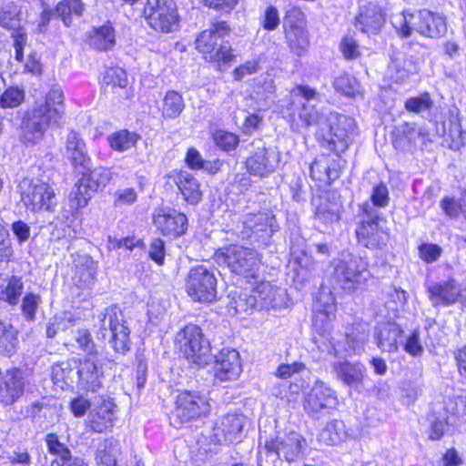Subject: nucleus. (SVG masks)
I'll use <instances>...</instances> for the list:
<instances>
[{"label": "nucleus", "mask_w": 466, "mask_h": 466, "mask_svg": "<svg viewBox=\"0 0 466 466\" xmlns=\"http://www.w3.org/2000/svg\"><path fill=\"white\" fill-rule=\"evenodd\" d=\"M64 100L63 92L59 89L51 90L44 103L25 113L22 129V140L24 143L35 145L44 137L50 125L56 124L62 117Z\"/></svg>", "instance_id": "1"}, {"label": "nucleus", "mask_w": 466, "mask_h": 466, "mask_svg": "<svg viewBox=\"0 0 466 466\" xmlns=\"http://www.w3.org/2000/svg\"><path fill=\"white\" fill-rule=\"evenodd\" d=\"M392 24L403 37L410 36L413 31L428 37H441L447 31L445 17L427 9L417 15L403 12L394 16Z\"/></svg>", "instance_id": "2"}, {"label": "nucleus", "mask_w": 466, "mask_h": 466, "mask_svg": "<svg viewBox=\"0 0 466 466\" xmlns=\"http://www.w3.org/2000/svg\"><path fill=\"white\" fill-rule=\"evenodd\" d=\"M330 276L334 285L351 293L360 289L371 274L364 258L350 254L348 258L336 259L331 263Z\"/></svg>", "instance_id": "3"}, {"label": "nucleus", "mask_w": 466, "mask_h": 466, "mask_svg": "<svg viewBox=\"0 0 466 466\" xmlns=\"http://www.w3.org/2000/svg\"><path fill=\"white\" fill-rule=\"evenodd\" d=\"M230 27L225 21L212 23L210 27L203 30L196 39V48L204 58L211 62L229 63L234 59L231 46L228 43H218L229 35Z\"/></svg>", "instance_id": "4"}, {"label": "nucleus", "mask_w": 466, "mask_h": 466, "mask_svg": "<svg viewBox=\"0 0 466 466\" xmlns=\"http://www.w3.org/2000/svg\"><path fill=\"white\" fill-rule=\"evenodd\" d=\"M219 265H226L229 270L247 279H255L259 270L260 259L258 252L239 245H229L215 254Z\"/></svg>", "instance_id": "5"}, {"label": "nucleus", "mask_w": 466, "mask_h": 466, "mask_svg": "<svg viewBox=\"0 0 466 466\" xmlns=\"http://www.w3.org/2000/svg\"><path fill=\"white\" fill-rule=\"evenodd\" d=\"M176 345L183 356L198 366L206 365L210 357V343L196 324H187L176 335Z\"/></svg>", "instance_id": "6"}, {"label": "nucleus", "mask_w": 466, "mask_h": 466, "mask_svg": "<svg viewBox=\"0 0 466 466\" xmlns=\"http://www.w3.org/2000/svg\"><path fill=\"white\" fill-rule=\"evenodd\" d=\"M380 222L378 211L366 204L363 207V218L355 230L358 243L370 249H380L385 247L389 235Z\"/></svg>", "instance_id": "7"}, {"label": "nucleus", "mask_w": 466, "mask_h": 466, "mask_svg": "<svg viewBox=\"0 0 466 466\" xmlns=\"http://www.w3.org/2000/svg\"><path fill=\"white\" fill-rule=\"evenodd\" d=\"M296 92L305 100L298 112L299 121L306 127H316L317 134L321 137L329 125V113L317 106L316 102L320 100V95L309 86H298Z\"/></svg>", "instance_id": "8"}, {"label": "nucleus", "mask_w": 466, "mask_h": 466, "mask_svg": "<svg viewBox=\"0 0 466 466\" xmlns=\"http://www.w3.org/2000/svg\"><path fill=\"white\" fill-rule=\"evenodd\" d=\"M355 133L356 123L354 118L335 112H329V125L321 137L328 142L331 150L340 154L348 149Z\"/></svg>", "instance_id": "9"}, {"label": "nucleus", "mask_w": 466, "mask_h": 466, "mask_svg": "<svg viewBox=\"0 0 466 466\" xmlns=\"http://www.w3.org/2000/svg\"><path fill=\"white\" fill-rule=\"evenodd\" d=\"M209 412L207 399L196 391L180 392L176 399V405L171 411V424L178 428L183 423L199 418Z\"/></svg>", "instance_id": "10"}, {"label": "nucleus", "mask_w": 466, "mask_h": 466, "mask_svg": "<svg viewBox=\"0 0 466 466\" xmlns=\"http://www.w3.org/2000/svg\"><path fill=\"white\" fill-rule=\"evenodd\" d=\"M100 326L104 330H109V344L119 354H125L130 350V330L126 325L124 315L116 307H109L100 316Z\"/></svg>", "instance_id": "11"}, {"label": "nucleus", "mask_w": 466, "mask_h": 466, "mask_svg": "<svg viewBox=\"0 0 466 466\" xmlns=\"http://www.w3.org/2000/svg\"><path fill=\"white\" fill-rule=\"evenodd\" d=\"M186 289L194 300L211 302L217 297V279L214 271L203 265L192 268L187 278Z\"/></svg>", "instance_id": "12"}, {"label": "nucleus", "mask_w": 466, "mask_h": 466, "mask_svg": "<svg viewBox=\"0 0 466 466\" xmlns=\"http://www.w3.org/2000/svg\"><path fill=\"white\" fill-rule=\"evenodd\" d=\"M144 15L156 31L168 33L177 27L178 15L173 0H147Z\"/></svg>", "instance_id": "13"}, {"label": "nucleus", "mask_w": 466, "mask_h": 466, "mask_svg": "<svg viewBox=\"0 0 466 466\" xmlns=\"http://www.w3.org/2000/svg\"><path fill=\"white\" fill-rule=\"evenodd\" d=\"M275 216L267 212L249 213L244 216L242 229L238 235L242 238H251L254 241L266 244L273 233L278 230L275 225Z\"/></svg>", "instance_id": "14"}, {"label": "nucleus", "mask_w": 466, "mask_h": 466, "mask_svg": "<svg viewBox=\"0 0 466 466\" xmlns=\"http://www.w3.org/2000/svg\"><path fill=\"white\" fill-rule=\"evenodd\" d=\"M303 14L299 8L289 9L283 21L286 43L297 56H303L309 46L307 30L302 25Z\"/></svg>", "instance_id": "15"}, {"label": "nucleus", "mask_w": 466, "mask_h": 466, "mask_svg": "<svg viewBox=\"0 0 466 466\" xmlns=\"http://www.w3.org/2000/svg\"><path fill=\"white\" fill-rule=\"evenodd\" d=\"M22 200L32 211L42 208L51 210L55 204V193L50 186L39 179L24 178L20 182Z\"/></svg>", "instance_id": "16"}, {"label": "nucleus", "mask_w": 466, "mask_h": 466, "mask_svg": "<svg viewBox=\"0 0 466 466\" xmlns=\"http://www.w3.org/2000/svg\"><path fill=\"white\" fill-rule=\"evenodd\" d=\"M337 399L332 389L317 380L304 400V409L315 419L327 415L336 406Z\"/></svg>", "instance_id": "17"}, {"label": "nucleus", "mask_w": 466, "mask_h": 466, "mask_svg": "<svg viewBox=\"0 0 466 466\" xmlns=\"http://www.w3.org/2000/svg\"><path fill=\"white\" fill-rule=\"evenodd\" d=\"M245 423L246 417L242 414L230 413L219 417L213 424L210 441L215 444L239 441Z\"/></svg>", "instance_id": "18"}, {"label": "nucleus", "mask_w": 466, "mask_h": 466, "mask_svg": "<svg viewBox=\"0 0 466 466\" xmlns=\"http://www.w3.org/2000/svg\"><path fill=\"white\" fill-rule=\"evenodd\" d=\"M214 376L219 381H232L239 378L242 365L238 351L235 349L224 348L216 355Z\"/></svg>", "instance_id": "19"}, {"label": "nucleus", "mask_w": 466, "mask_h": 466, "mask_svg": "<svg viewBox=\"0 0 466 466\" xmlns=\"http://www.w3.org/2000/svg\"><path fill=\"white\" fill-rule=\"evenodd\" d=\"M153 222L163 236L171 238L184 235L187 229V216L175 209L160 210L154 216Z\"/></svg>", "instance_id": "20"}, {"label": "nucleus", "mask_w": 466, "mask_h": 466, "mask_svg": "<svg viewBox=\"0 0 466 466\" xmlns=\"http://www.w3.org/2000/svg\"><path fill=\"white\" fill-rule=\"evenodd\" d=\"M251 147L254 153L246 160V167L254 176L264 177L274 171L276 157L272 150H268L261 140H254Z\"/></svg>", "instance_id": "21"}, {"label": "nucleus", "mask_w": 466, "mask_h": 466, "mask_svg": "<svg viewBox=\"0 0 466 466\" xmlns=\"http://www.w3.org/2000/svg\"><path fill=\"white\" fill-rule=\"evenodd\" d=\"M304 439L297 432H289L283 437L265 441V450L276 454L277 457H284L288 461H295L302 450Z\"/></svg>", "instance_id": "22"}, {"label": "nucleus", "mask_w": 466, "mask_h": 466, "mask_svg": "<svg viewBox=\"0 0 466 466\" xmlns=\"http://www.w3.org/2000/svg\"><path fill=\"white\" fill-rule=\"evenodd\" d=\"M77 375L79 385L86 390L95 392L102 387L103 371L102 367H98L96 356L80 359Z\"/></svg>", "instance_id": "23"}, {"label": "nucleus", "mask_w": 466, "mask_h": 466, "mask_svg": "<svg viewBox=\"0 0 466 466\" xmlns=\"http://www.w3.org/2000/svg\"><path fill=\"white\" fill-rule=\"evenodd\" d=\"M346 343L348 347H344L340 349V343H334L332 341H329L328 343L323 342V345H319V349L327 352L334 357L341 358L343 356L350 355V354H359L363 350V346L368 339V334L366 332H360L359 334H355L354 332L350 334H347L346 336Z\"/></svg>", "instance_id": "24"}, {"label": "nucleus", "mask_w": 466, "mask_h": 466, "mask_svg": "<svg viewBox=\"0 0 466 466\" xmlns=\"http://www.w3.org/2000/svg\"><path fill=\"white\" fill-rule=\"evenodd\" d=\"M385 22V15L374 3H369L363 6L356 18V27L366 34L378 33Z\"/></svg>", "instance_id": "25"}, {"label": "nucleus", "mask_w": 466, "mask_h": 466, "mask_svg": "<svg viewBox=\"0 0 466 466\" xmlns=\"http://www.w3.org/2000/svg\"><path fill=\"white\" fill-rule=\"evenodd\" d=\"M428 292L433 306L451 305L459 300L460 289L456 280L450 279L430 285Z\"/></svg>", "instance_id": "26"}, {"label": "nucleus", "mask_w": 466, "mask_h": 466, "mask_svg": "<svg viewBox=\"0 0 466 466\" xmlns=\"http://www.w3.org/2000/svg\"><path fill=\"white\" fill-rule=\"evenodd\" d=\"M65 155L74 166H86L90 158L86 146L80 135L76 131H70L66 139Z\"/></svg>", "instance_id": "27"}, {"label": "nucleus", "mask_w": 466, "mask_h": 466, "mask_svg": "<svg viewBox=\"0 0 466 466\" xmlns=\"http://www.w3.org/2000/svg\"><path fill=\"white\" fill-rule=\"evenodd\" d=\"M402 334L400 326L394 322L381 324L376 333L378 347L383 351L396 352Z\"/></svg>", "instance_id": "28"}, {"label": "nucleus", "mask_w": 466, "mask_h": 466, "mask_svg": "<svg viewBox=\"0 0 466 466\" xmlns=\"http://www.w3.org/2000/svg\"><path fill=\"white\" fill-rule=\"evenodd\" d=\"M333 370L338 379L349 386H358L362 383L365 375V367L359 362L336 361Z\"/></svg>", "instance_id": "29"}, {"label": "nucleus", "mask_w": 466, "mask_h": 466, "mask_svg": "<svg viewBox=\"0 0 466 466\" xmlns=\"http://www.w3.org/2000/svg\"><path fill=\"white\" fill-rule=\"evenodd\" d=\"M174 181L188 204L197 205L201 200L200 184L192 174L181 171L177 174Z\"/></svg>", "instance_id": "30"}, {"label": "nucleus", "mask_w": 466, "mask_h": 466, "mask_svg": "<svg viewBox=\"0 0 466 466\" xmlns=\"http://www.w3.org/2000/svg\"><path fill=\"white\" fill-rule=\"evenodd\" d=\"M5 394H2V403H14L24 392V377L19 369L7 370L4 379Z\"/></svg>", "instance_id": "31"}, {"label": "nucleus", "mask_w": 466, "mask_h": 466, "mask_svg": "<svg viewBox=\"0 0 466 466\" xmlns=\"http://www.w3.org/2000/svg\"><path fill=\"white\" fill-rule=\"evenodd\" d=\"M256 298L258 310H268L279 305L280 290L269 282H260L252 290Z\"/></svg>", "instance_id": "32"}, {"label": "nucleus", "mask_w": 466, "mask_h": 466, "mask_svg": "<svg viewBox=\"0 0 466 466\" xmlns=\"http://www.w3.org/2000/svg\"><path fill=\"white\" fill-rule=\"evenodd\" d=\"M388 70L390 76L395 82H404L410 75L417 72V66L411 57L398 55L391 59Z\"/></svg>", "instance_id": "33"}, {"label": "nucleus", "mask_w": 466, "mask_h": 466, "mask_svg": "<svg viewBox=\"0 0 466 466\" xmlns=\"http://www.w3.org/2000/svg\"><path fill=\"white\" fill-rule=\"evenodd\" d=\"M88 44L91 47L106 51L116 44V35L113 26L109 24L94 28L89 35Z\"/></svg>", "instance_id": "34"}, {"label": "nucleus", "mask_w": 466, "mask_h": 466, "mask_svg": "<svg viewBox=\"0 0 466 466\" xmlns=\"http://www.w3.org/2000/svg\"><path fill=\"white\" fill-rule=\"evenodd\" d=\"M341 206L328 198H319V203L316 206L315 218L324 226H329L339 222L340 218Z\"/></svg>", "instance_id": "35"}, {"label": "nucleus", "mask_w": 466, "mask_h": 466, "mask_svg": "<svg viewBox=\"0 0 466 466\" xmlns=\"http://www.w3.org/2000/svg\"><path fill=\"white\" fill-rule=\"evenodd\" d=\"M114 407L111 401H104L91 415L90 427L96 432H102L112 426Z\"/></svg>", "instance_id": "36"}, {"label": "nucleus", "mask_w": 466, "mask_h": 466, "mask_svg": "<svg viewBox=\"0 0 466 466\" xmlns=\"http://www.w3.org/2000/svg\"><path fill=\"white\" fill-rule=\"evenodd\" d=\"M140 136L135 132H130L127 129H121L110 134L107 137V141L110 147L117 152H125L134 147Z\"/></svg>", "instance_id": "37"}, {"label": "nucleus", "mask_w": 466, "mask_h": 466, "mask_svg": "<svg viewBox=\"0 0 466 466\" xmlns=\"http://www.w3.org/2000/svg\"><path fill=\"white\" fill-rule=\"evenodd\" d=\"M84 10L85 5L82 0H61L56 5L54 12L63 24L69 27L72 25V15L81 16Z\"/></svg>", "instance_id": "38"}, {"label": "nucleus", "mask_w": 466, "mask_h": 466, "mask_svg": "<svg viewBox=\"0 0 466 466\" xmlns=\"http://www.w3.org/2000/svg\"><path fill=\"white\" fill-rule=\"evenodd\" d=\"M346 437L345 425L342 420L329 421L319 433V441L326 445H336Z\"/></svg>", "instance_id": "39"}, {"label": "nucleus", "mask_w": 466, "mask_h": 466, "mask_svg": "<svg viewBox=\"0 0 466 466\" xmlns=\"http://www.w3.org/2000/svg\"><path fill=\"white\" fill-rule=\"evenodd\" d=\"M5 18L2 16V26L6 27L11 31V37L14 40V46L15 50V59L22 61L24 57L23 48L26 44V34L20 26V21L17 18H12L10 23L5 22Z\"/></svg>", "instance_id": "40"}, {"label": "nucleus", "mask_w": 466, "mask_h": 466, "mask_svg": "<svg viewBox=\"0 0 466 466\" xmlns=\"http://www.w3.org/2000/svg\"><path fill=\"white\" fill-rule=\"evenodd\" d=\"M185 108L182 96L177 91H167L162 104V116L164 118H176Z\"/></svg>", "instance_id": "41"}, {"label": "nucleus", "mask_w": 466, "mask_h": 466, "mask_svg": "<svg viewBox=\"0 0 466 466\" xmlns=\"http://www.w3.org/2000/svg\"><path fill=\"white\" fill-rule=\"evenodd\" d=\"M84 181L87 183V187L95 192L102 190L112 179L111 171L104 167H97L89 172L84 173Z\"/></svg>", "instance_id": "42"}, {"label": "nucleus", "mask_w": 466, "mask_h": 466, "mask_svg": "<svg viewBox=\"0 0 466 466\" xmlns=\"http://www.w3.org/2000/svg\"><path fill=\"white\" fill-rule=\"evenodd\" d=\"M75 261L76 273H79V281L84 286H89L96 274V263L88 255L78 256Z\"/></svg>", "instance_id": "43"}, {"label": "nucleus", "mask_w": 466, "mask_h": 466, "mask_svg": "<svg viewBox=\"0 0 466 466\" xmlns=\"http://www.w3.org/2000/svg\"><path fill=\"white\" fill-rule=\"evenodd\" d=\"M310 176L314 180L333 181L339 177L336 170H331L329 161L327 157L316 158L309 167Z\"/></svg>", "instance_id": "44"}, {"label": "nucleus", "mask_w": 466, "mask_h": 466, "mask_svg": "<svg viewBox=\"0 0 466 466\" xmlns=\"http://www.w3.org/2000/svg\"><path fill=\"white\" fill-rule=\"evenodd\" d=\"M45 441L48 452L56 457L51 461V466L56 463L60 464L63 461L66 460V458L72 454L69 448L65 443L61 442L59 441L58 436L55 433L46 434Z\"/></svg>", "instance_id": "45"}, {"label": "nucleus", "mask_w": 466, "mask_h": 466, "mask_svg": "<svg viewBox=\"0 0 466 466\" xmlns=\"http://www.w3.org/2000/svg\"><path fill=\"white\" fill-rule=\"evenodd\" d=\"M94 193L96 192L91 190L89 187H87V183L81 177L70 193L69 200L71 208L78 209L86 207Z\"/></svg>", "instance_id": "46"}, {"label": "nucleus", "mask_w": 466, "mask_h": 466, "mask_svg": "<svg viewBox=\"0 0 466 466\" xmlns=\"http://www.w3.org/2000/svg\"><path fill=\"white\" fill-rule=\"evenodd\" d=\"M75 341L78 348L86 353V357H94L97 354L96 345L95 344L90 331L86 329H79L74 334Z\"/></svg>", "instance_id": "47"}, {"label": "nucleus", "mask_w": 466, "mask_h": 466, "mask_svg": "<svg viewBox=\"0 0 466 466\" xmlns=\"http://www.w3.org/2000/svg\"><path fill=\"white\" fill-rule=\"evenodd\" d=\"M24 289V284L21 278L13 276L8 279L5 289L2 290V299L8 302L10 305H16L19 302L20 296Z\"/></svg>", "instance_id": "48"}, {"label": "nucleus", "mask_w": 466, "mask_h": 466, "mask_svg": "<svg viewBox=\"0 0 466 466\" xmlns=\"http://www.w3.org/2000/svg\"><path fill=\"white\" fill-rule=\"evenodd\" d=\"M103 83L113 88H125L128 83L127 73L120 67L107 68L103 76Z\"/></svg>", "instance_id": "49"}, {"label": "nucleus", "mask_w": 466, "mask_h": 466, "mask_svg": "<svg viewBox=\"0 0 466 466\" xmlns=\"http://www.w3.org/2000/svg\"><path fill=\"white\" fill-rule=\"evenodd\" d=\"M432 106L433 101L429 93H422L418 96L407 99L405 102L406 110L417 114L430 111Z\"/></svg>", "instance_id": "50"}, {"label": "nucleus", "mask_w": 466, "mask_h": 466, "mask_svg": "<svg viewBox=\"0 0 466 466\" xmlns=\"http://www.w3.org/2000/svg\"><path fill=\"white\" fill-rule=\"evenodd\" d=\"M334 88L348 96H354L360 92V84L349 75H342L335 78Z\"/></svg>", "instance_id": "51"}, {"label": "nucleus", "mask_w": 466, "mask_h": 466, "mask_svg": "<svg viewBox=\"0 0 466 466\" xmlns=\"http://www.w3.org/2000/svg\"><path fill=\"white\" fill-rule=\"evenodd\" d=\"M440 206L444 213L451 218H456L462 212L466 218V198L459 202L454 198L445 197L441 199Z\"/></svg>", "instance_id": "52"}, {"label": "nucleus", "mask_w": 466, "mask_h": 466, "mask_svg": "<svg viewBox=\"0 0 466 466\" xmlns=\"http://www.w3.org/2000/svg\"><path fill=\"white\" fill-rule=\"evenodd\" d=\"M230 304L237 312H248V310L258 309L253 291L249 294L247 292L239 294L238 298L232 299Z\"/></svg>", "instance_id": "53"}, {"label": "nucleus", "mask_w": 466, "mask_h": 466, "mask_svg": "<svg viewBox=\"0 0 466 466\" xmlns=\"http://www.w3.org/2000/svg\"><path fill=\"white\" fill-rule=\"evenodd\" d=\"M25 99V92L17 86L7 88L2 94V107H16Z\"/></svg>", "instance_id": "54"}, {"label": "nucleus", "mask_w": 466, "mask_h": 466, "mask_svg": "<svg viewBox=\"0 0 466 466\" xmlns=\"http://www.w3.org/2000/svg\"><path fill=\"white\" fill-rule=\"evenodd\" d=\"M40 303L41 298L34 293H28L24 297L21 309L28 321H34Z\"/></svg>", "instance_id": "55"}, {"label": "nucleus", "mask_w": 466, "mask_h": 466, "mask_svg": "<svg viewBox=\"0 0 466 466\" xmlns=\"http://www.w3.org/2000/svg\"><path fill=\"white\" fill-rule=\"evenodd\" d=\"M213 138L216 145L226 151L234 149L238 144V137L235 134L224 130L216 131Z\"/></svg>", "instance_id": "56"}, {"label": "nucleus", "mask_w": 466, "mask_h": 466, "mask_svg": "<svg viewBox=\"0 0 466 466\" xmlns=\"http://www.w3.org/2000/svg\"><path fill=\"white\" fill-rule=\"evenodd\" d=\"M441 254L442 248L437 244L423 243L419 247L420 258L427 263L435 262Z\"/></svg>", "instance_id": "57"}, {"label": "nucleus", "mask_w": 466, "mask_h": 466, "mask_svg": "<svg viewBox=\"0 0 466 466\" xmlns=\"http://www.w3.org/2000/svg\"><path fill=\"white\" fill-rule=\"evenodd\" d=\"M17 330L11 326L5 329L2 333V344H5V351L8 355H12L17 350Z\"/></svg>", "instance_id": "58"}, {"label": "nucleus", "mask_w": 466, "mask_h": 466, "mask_svg": "<svg viewBox=\"0 0 466 466\" xmlns=\"http://www.w3.org/2000/svg\"><path fill=\"white\" fill-rule=\"evenodd\" d=\"M404 350L414 357L420 356L423 353V347L420 343V332L418 329H414L407 338V340L404 343Z\"/></svg>", "instance_id": "59"}, {"label": "nucleus", "mask_w": 466, "mask_h": 466, "mask_svg": "<svg viewBox=\"0 0 466 466\" xmlns=\"http://www.w3.org/2000/svg\"><path fill=\"white\" fill-rule=\"evenodd\" d=\"M165 254V242L161 238H154L149 246V258L157 264L163 265Z\"/></svg>", "instance_id": "60"}, {"label": "nucleus", "mask_w": 466, "mask_h": 466, "mask_svg": "<svg viewBox=\"0 0 466 466\" xmlns=\"http://www.w3.org/2000/svg\"><path fill=\"white\" fill-rule=\"evenodd\" d=\"M137 192L133 188L118 189L115 192V206L133 204L137 200Z\"/></svg>", "instance_id": "61"}, {"label": "nucleus", "mask_w": 466, "mask_h": 466, "mask_svg": "<svg viewBox=\"0 0 466 466\" xmlns=\"http://www.w3.org/2000/svg\"><path fill=\"white\" fill-rule=\"evenodd\" d=\"M305 364L302 362H293L292 364H281L275 371V375L280 379L290 378L293 374L305 370Z\"/></svg>", "instance_id": "62"}, {"label": "nucleus", "mask_w": 466, "mask_h": 466, "mask_svg": "<svg viewBox=\"0 0 466 466\" xmlns=\"http://www.w3.org/2000/svg\"><path fill=\"white\" fill-rule=\"evenodd\" d=\"M340 49L347 59H355L360 56L359 46L352 37H345L341 41Z\"/></svg>", "instance_id": "63"}, {"label": "nucleus", "mask_w": 466, "mask_h": 466, "mask_svg": "<svg viewBox=\"0 0 466 466\" xmlns=\"http://www.w3.org/2000/svg\"><path fill=\"white\" fill-rule=\"evenodd\" d=\"M371 200L374 206L377 207H386L389 203V191L387 187L384 184L377 185L373 188V192L371 194Z\"/></svg>", "instance_id": "64"}]
</instances>
